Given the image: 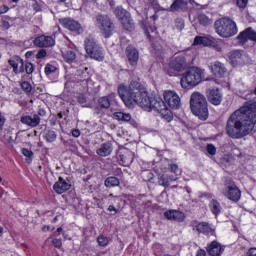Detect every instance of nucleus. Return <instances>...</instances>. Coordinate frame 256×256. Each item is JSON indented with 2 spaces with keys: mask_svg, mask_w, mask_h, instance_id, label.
Segmentation results:
<instances>
[{
  "mask_svg": "<svg viewBox=\"0 0 256 256\" xmlns=\"http://www.w3.org/2000/svg\"><path fill=\"white\" fill-rule=\"evenodd\" d=\"M209 69L215 77H225V74L227 73V68H225V65L219 61L210 63Z\"/></svg>",
  "mask_w": 256,
  "mask_h": 256,
  "instance_id": "f8f14e48",
  "label": "nucleus"
},
{
  "mask_svg": "<svg viewBox=\"0 0 256 256\" xmlns=\"http://www.w3.org/2000/svg\"><path fill=\"white\" fill-rule=\"evenodd\" d=\"M22 155H24V157H27L28 159H26L27 163L31 162V157H33V151L24 148L22 149Z\"/></svg>",
  "mask_w": 256,
  "mask_h": 256,
  "instance_id": "58836bf2",
  "label": "nucleus"
},
{
  "mask_svg": "<svg viewBox=\"0 0 256 256\" xmlns=\"http://www.w3.org/2000/svg\"><path fill=\"white\" fill-rule=\"evenodd\" d=\"M97 242L100 247H107L109 245V238L101 235L97 238Z\"/></svg>",
  "mask_w": 256,
  "mask_h": 256,
  "instance_id": "4c0bfd02",
  "label": "nucleus"
},
{
  "mask_svg": "<svg viewBox=\"0 0 256 256\" xmlns=\"http://www.w3.org/2000/svg\"><path fill=\"white\" fill-rule=\"evenodd\" d=\"M212 47H214V49H216L217 51H221V47H219V45L215 44V42L212 45Z\"/></svg>",
  "mask_w": 256,
  "mask_h": 256,
  "instance_id": "0e129e2a",
  "label": "nucleus"
},
{
  "mask_svg": "<svg viewBox=\"0 0 256 256\" xmlns=\"http://www.w3.org/2000/svg\"><path fill=\"white\" fill-rule=\"evenodd\" d=\"M120 22L126 31H133V29H135V24L133 23V19H131V14L126 16V18H122Z\"/></svg>",
  "mask_w": 256,
  "mask_h": 256,
  "instance_id": "393cba45",
  "label": "nucleus"
},
{
  "mask_svg": "<svg viewBox=\"0 0 256 256\" xmlns=\"http://www.w3.org/2000/svg\"><path fill=\"white\" fill-rule=\"evenodd\" d=\"M121 161L124 162L126 165L133 163V154L131 152H127V154H123L120 156Z\"/></svg>",
  "mask_w": 256,
  "mask_h": 256,
  "instance_id": "c9c22d12",
  "label": "nucleus"
},
{
  "mask_svg": "<svg viewBox=\"0 0 256 256\" xmlns=\"http://www.w3.org/2000/svg\"><path fill=\"white\" fill-rule=\"evenodd\" d=\"M21 87H22L23 91H26V93H30V91L32 89L31 84H29V82H23L21 84Z\"/></svg>",
  "mask_w": 256,
  "mask_h": 256,
  "instance_id": "a18cd8bd",
  "label": "nucleus"
},
{
  "mask_svg": "<svg viewBox=\"0 0 256 256\" xmlns=\"http://www.w3.org/2000/svg\"><path fill=\"white\" fill-rule=\"evenodd\" d=\"M44 57H47V51L44 50V49H41L37 55H36V58L37 59H44Z\"/></svg>",
  "mask_w": 256,
  "mask_h": 256,
  "instance_id": "de8ad7c7",
  "label": "nucleus"
},
{
  "mask_svg": "<svg viewBox=\"0 0 256 256\" xmlns=\"http://www.w3.org/2000/svg\"><path fill=\"white\" fill-rule=\"evenodd\" d=\"M3 235V227H0V237Z\"/></svg>",
  "mask_w": 256,
  "mask_h": 256,
  "instance_id": "774afa93",
  "label": "nucleus"
},
{
  "mask_svg": "<svg viewBox=\"0 0 256 256\" xmlns=\"http://www.w3.org/2000/svg\"><path fill=\"white\" fill-rule=\"evenodd\" d=\"M98 105L102 109H109L111 107V96H103L98 99Z\"/></svg>",
  "mask_w": 256,
  "mask_h": 256,
  "instance_id": "473e14b6",
  "label": "nucleus"
},
{
  "mask_svg": "<svg viewBox=\"0 0 256 256\" xmlns=\"http://www.w3.org/2000/svg\"><path fill=\"white\" fill-rule=\"evenodd\" d=\"M114 118L117 119L118 121H124L127 123L131 121V114H127L123 112H115Z\"/></svg>",
  "mask_w": 256,
  "mask_h": 256,
  "instance_id": "72a5a7b5",
  "label": "nucleus"
},
{
  "mask_svg": "<svg viewBox=\"0 0 256 256\" xmlns=\"http://www.w3.org/2000/svg\"><path fill=\"white\" fill-rule=\"evenodd\" d=\"M45 139L48 143H53V141L57 139V133L53 130H49L45 135Z\"/></svg>",
  "mask_w": 256,
  "mask_h": 256,
  "instance_id": "e433bc0d",
  "label": "nucleus"
},
{
  "mask_svg": "<svg viewBox=\"0 0 256 256\" xmlns=\"http://www.w3.org/2000/svg\"><path fill=\"white\" fill-rule=\"evenodd\" d=\"M80 135H81V131H79V129L72 130L73 137H80Z\"/></svg>",
  "mask_w": 256,
  "mask_h": 256,
  "instance_id": "5fc2aeb1",
  "label": "nucleus"
},
{
  "mask_svg": "<svg viewBox=\"0 0 256 256\" xmlns=\"http://www.w3.org/2000/svg\"><path fill=\"white\" fill-rule=\"evenodd\" d=\"M7 11H9V8L7 6H0V15H3V13H7Z\"/></svg>",
  "mask_w": 256,
  "mask_h": 256,
  "instance_id": "8fccbe9b",
  "label": "nucleus"
},
{
  "mask_svg": "<svg viewBox=\"0 0 256 256\" xmlns=\"http://www.w3.org/2000/svg\"><path fill=\"white\" fill-rule=\"evenodd\" d=\"M214 27L220 37H233V35H237V24L229 18L217 20Z\"/></svg>",
  "mask_w": 256,
  "mask_h": 256,
  "instance_id": "39448f33",
  "label": "nucleus"
},
{
  "mask_svg": "<svg viewBox=\"0 0 256 256\" xmlns=\"http://www.w3.org/2000/svg\"><path fill=\"white\" fill-rule=\"evenodd\" d=\"M187 7V0H175L170 7L171 11H179V9H185Z\"/></svg>",
  "mask_w": 256,
  "mask_h": 256,
  "instance_id": "7c9ffc66",
  "label": "nucleus"
},
{
  "mask_svg": "<svg viewBox=\"0 0 256 256\" xmlns=\"http://www.w3.org/2000/svg\"><path fill=\"white\" fill-rule=\"evenodd\" d=\"M208 100L212 105H221V101H223V95L219 89H210L208 92Z\"/></svg>",
  "mask_w": 256,
  "mask_h": 256,
  "instance_id": "a211bd4d",
  "label": "nucleus"
},
{
  "mask_svg": "<svg viewBox=\"0 0 256 256\" xmlns=\"http://www.w3.org/2000/svg\"><path fill=\"white\" fill-rule=\"evenodd\" d=\"M108 1L110 3L111 7H113V5H115V2L113 0H108Z\"/></svg>",
  "mask_w": 256,
  "mask_h": 256,
  "instance_id": "338daca9",
  "label": "nucleus"
},
{
  "mask_svg": "<svg viewBox=\"0 0 256 256\" xmlns=\"http://www.w3.org/2000/svg\"><path fill=\"white\" fill-rule=\"evenodd\" d=\"M85 50L87 55L91 57V59H96V61H103V51L101 50V47L97 45L95 42V39L93 38H86L85 40Z\"/></svg>",
  "mask_w": 256,
  "mask_h": 256,
  "instance_id": "423d86ee",
  "label": "nucleus"
},
{
  "mask_svg": "<svg viewBox=\"0 0 256 256\" xmlns=\"http://www.w3.org/2000/svg\"><path fill=\"white\" fill-rule=\"evenodd\" d=\"M53 189L61 195V193H65V191H69V189H71V184L59 177L58 181L54 184Z\"/></svg>",
  "mask_w": 256,
  "mask_h": 256,
  "instance_id": "6ab92c4d",
  "label": "nucleus"
},
{
  "mask_svg": "<svg viewBox=\"0 0 256 256\" xmlns=\"http://www.w3.org/2000/svg\"><path fill=\"white\" fill-rule=\"evenodd\" d=\"M198 22L200 23V25H203L204 27H207L208 25H211V23H213V20H211L205 14H199L198 15Z\"/></svg>",
  "mask_w": 256,
  "mask_h": 256,
  "instance_id": "f704fd0d",
  "label": "nucleus"
},
{
  "mask_svg": "<svg viewBox=\"0 0 256 256\" xmlns=\"http://www.w3.org/2000/svg\"><path fill=\"white\" fill-rule=\"evenodd\" d=\"M126 55L129 65L131 67H137V63H139V51L133 46H128L126 48Z\"/></svg>",
  "mask_w": 256,
  "mask_h": 256,
  "instance_id": "ddd939ff",
  "label": "nucleus"
},
{
  "mask_svg": "<svg viewBox=\"0 0 256 256\" xmlns=\"http://www.w3.org/2000/svg\"><path fill=\"white\" fill-rule=\"evenodd\" d=\"M223 195L227 197L230 201H234L237 203L239 199H241V190L235 185V183L231 182L226 184L225 189L223 190Z\"/></svg>",
  "mask_w": 256,
  "mask_h": 256,
  "instance_id": "1a4fd4ad",
  "label": "nucleus"
},
{
  "mask_svg": "<svg viewBox=\"0 0 256 256\" xmlns=\"http://www.w3.org/2000/svg\"><path fill=\"white\" fill-rule=\"evenodd\" d=\"M59 21L61 25L66 29H69V31H73L74 33H81L83 31L81 24L71 18H61Z\"/></svg>",
  "mask_w": 256,
  "mask_h": 256,
  "instance_id": "9b49d317",
  "label": "nucleus"
},
{
  "mask_svg": "<svg viewBox=\"0 0 256 256\" xmlns=\"http://www.w3.org/2000/svg\"><path fill=\"white\" fill-rule=\"evenodd\" d=\"M205 70L199 67H192L187 73L181 78V87L183 89H189V87H195L203 81Z\"/></svg>",
  "mask_w": 256,
  "mask_h": 256,
  "instance_id": "20e7f679",
  "label": "nucleus"
},
{
  "mask_svg": "<svg viewBox=\"0 0 256 256\" xmlns=\"http://www.w3.org/2000/svg\"><path fill=\"white\" fill-rule=\"evenodd\" d=\"M164 101L170 109H179L181 107V97L173 90H166L163 93Z\"/></svg>",
  "mask_w": 256,
  "mask_h": 256,
  "instance_id": "6e6552de",
  "label": "nucleus"
},
{
  "mask_svg": "<svg viewBox=\"0 0 256 256\" xmlns=\"http://www.w3.org/2000/svg\"><path fill=\"white\" fill-rule=\"evenodd\" d=\"M249 0H236V3L240 9H245Z\"/></svg>",
  "mask_w": 256,
  "mask_h": 256,
  "instance_id": "c03bdc74",
  "label": "nucleus"
},
{
  "mask_svg": "<svg viewBox=\"0 0 256 256\" xmlns=\"http://www.w3.org/2000/svg\"><path fill=\"white\" fill-rule=\"evenodd\" d=\"M164 217L169 221H177L178 223H182L185 221V213L177 210H169L164 213Z\"/></svg>",
  "mask_w": 256,
  "mask_h": 256,
  "instance_id": "dca6fc26",
  "label": "nucleus"
},
{
  "mask_svg": "<svg viewBox=\"0 0 256 256\" xmlns=\"http://www.w3.org/2000/svg\"><path fill=\"white\" fill-rule=\"evenodd\" d=\"M207 252L211 256H221V253H223V248L221 247V244L217 241H213L207 248Z\"/></svg>",
  "mask_w": 256,
  "mask_h": 256,
  "instance_id": "5701e85b",
  "label": "nucleus"
},
{
  "mask_svg": "<svg viewBox=\"0 0 256 256\" xmlns=\"http://www.w3.org/2000/svg\"><path fill=\"white\" fill-rule=\"evenodd\" d=\"M114 15H116V17L119 19V21H122L123 19L130 16L131 14H129L127 12V10L123 9V7L118 6L114 10Z\"/></svg>",
  "mask_w": 256,
  "mask_h": 256,
  "instance_id": "c756f323",
  "label": "nucleus"
},
{
  "mask_svg": "<svg viewBox=\"0 0 256 256\" xmlns=\"http://www.w3.org/2000/svg\"><path fill=\"white\" fill-rule=\"evenodd\" d=\"M190 109L193 115L201 121H207L209 119V106L205 95L199 92L192 93L190 96Z\"/></svg>",
  "mask_w": 256,
  "mask_h": 256,
  "instance_id": "7ed1b4c3",
  "label": "nucleus"
},
{
  "mask_svg": "<svg viewBox=\"0 0 256 256\" xmlns=\"http://www.w3.org/2000/svg\"><path fill=\"white\" fill-rule=\"evenodd\" d=\"M248 256H256V248H250L247 252Z\"/></svg>",
  "mask_w": 256,
  "mask_h": 256,
  "instance_id": "603ef678",
  "label": "nucleus"
},
{
  "mask_svg": "<svg viewBox=\"0 0 256 256\" xmlns=\"http://www.w3.org/2000/svg\"><path fill=\"white\" fill-rule=\"evenodd\" d=\"M38 115H39L40 117H45V115H46L45 110H44V109H39V110H38Z\"/></svg>",
  "mask_w": 256,
  "mask_h": 256,
  "instance_id": "13d9d810",
  "label": "nucleus"
},
{
  "mask_svg": "<svg viewBox=\"0 0 256 256\" xmlns=\"http://www.w3.org/2000/svg\"><path fill=\"white\" fill-rule=\"evenodd\" d=\"M57 233H63V228L61 227L57 228Z\"/></svg>",
  "mask_w": 256,
  "mask_h": 256,
  "instance_id": "69168bd1",
  "label": "nucleus"
},
{
  "mask_svg": "<svg viewBox=\"0 0 256 256\" xmlns=\"http://www.w3.org/2000/svg\"><path fill=\"white\" fill-rule=\"evenodd\" d=\"M210 210L213 213V215H219L221 213V203L219 201L212 199L209 204Z\"/></svg>",
  "mask_w": 256,
  "mask_h": 256,
  "instance_id": "cd10ccee",
  "label": "nucleus"
},
{
  "mask_svg": "<svg viewBox=\"0 0 256 256\" xmlns=\"http://www.w3.org/2000/svg\"><path fill=\"white\" fill-rule=\"evenodd\" d=\"M20 121L23 125H27L28 127H38L41 123V118L39 115L34 114L33 116H22Z\"/></svg>",
  "mask_w": 256,
  "mask_h": 256,
  "instance_id": "f3484780",
  "label": "nucleus"
},
{
  "mask_svg": "<svg viewBox=\"0 0 256 256\" xmlns=\"http://www.w3.org/2000/svg\"><path fill=\"white\" fill-rule=\"evenodd\" d=\"M32 7H33L34 11H36V12L41 11V6H40L39 3H37V2H34V4L32 5Z\"/></svg>",
  "mask_w": 256,
  "mask_h": 256,
  "instance_id": "864d4df0",
  "label": "nucleus"
},
{
  "mask_svg": "<svg viewBox=\"0 0 256 256\" xmlns=\"http://www.w3.org/2000/svg\"><path fill=\"white\" fill-rule=\"evenodd\" d=\"M237 39L240 43H247V41H255L256 43V31L253 28H247L238 35Z\"/></svg>",
  "mask_w": 256,
  "mask_h": 256,
  "instance_id": "4468645a",
  "label": "nucleus"
},
{
  "mask_svg": "<svg viewBox=\"0 0 256 256\" xmlns=\"http://www.w3.org/2000/svg\"><path fill=\"white\" fill-rule=\"evenodd\" d=\"M108 211H114L115 213H117V208H115V206H113V205H110L108 207Z\"/></svg>",
  "mask_w": 256,
  "mask_h": 256,
  "instance_id": "e2e57ef3",
  "label": "nucleus"
},
{
  "mask_svg": "<svg viewBox=\"0 0 256 256\" xmlns=\"http://www.w3.org/2000/svg\"><path fill=\"white\" fill-rule=\"evenodd\" d=\"M62 57L66 63H73V60L77 59V54L73 50H66L62 52Z\"/></svg>",
  "mask_w": 256,
  "mask_h": 256,
  "instance_id": "c85d7f7f",
  "label": "nucleus"
},
{
  "mask_svg": "<svg viewBox=\"0 0 256 256\" xmlns=\"http://www.w3.org/2000/svg\"><path fill=\"white\" fill-rule=\"evenodd\" d=\"M78 103H80L81 105H84V103H87V98H85V96H79Z\"/></svg>",
  "mask_w": 256,
  "mask_h": 256,
  "instance_id": "3c124183",
  "label": "nucleus"
},
{
  "mask_svg": "<svg viewBox=\"0 0 256 256\" xmlns=\"http://www.w3.org/2000/svg\"><path fill=\"white\" fill-rule=\"evenodd\" d=\"M120 183L121 182L119 181V178L110 176L106 178L104 185L105 187L111 188V187H119Z\"/></svg>",
  "mask_w": 256,
  "mask_h": 256,
  "instance_id": "2f4dec72",
  "label": "nucleus"
},
{
  "mask_svg": "<svg viewBox=\"0 0 256 256\" xmlns=\"http://www.w3.org/2000/svg\"><path fill=\"white\" fill-rule=\"evenodd\" d=\"M170 171L171 173L176 174L179 171V166L177 164H170Z\"/></svg>",
  "mask_w": 256,
  "mask_h": 256,
  "instance_id": "09e8293b",
  "label": "nucleus"
},
{
  "mask_svg": "<svg viewBox=\"0 0 256 256\" xmlns=\"http://www.w3.org/2000/svg\"><path fill=\"white\" fill-rule=\"evenodd\" d=\"M193 45H202L203 47H211L214 45L213 38L209 36H196Z\"/></svg>",
  "mask_w": 256,
  "mask_h": 256,
  "instance_id": "aec40b11",
  "label": "nucleus"
},
{
  "mask_svg": "<svg viewBox=\"0 0 256 256\" xmlns=\"http://www.w3.org/2000/svg\"><path fill=\"white\" fill-rule=\"evenodd\" d=\"M177 176L174 175H165L159 174L158 175V184L162 187H169V181H177Z\"/></svg>",
  "mask_w": 256,
  "mask_h": 256,
  "instance_id": "b1692460",
  "label": "nucleus"
},
{
  "mask_svg": "<svg viewBox=\"0 0 256 256\" xmlns=\"http://www.w3.org/2000/svg\"><path fill=\"white\" fill-rule=\"evenodd\" d=\"M55 71H57V67H55L54 65L47 64L45 66V74L46 75H51V73H55Z\"/></svg>",
  "mask_w": 256,
  "mask_h": 256,
  "instance_id": "a19ab883",
  "label": "nucleus"
},
{
  "mask_svg": "<svg viewBox=\"0 0 256 256\" xmlns=\"http://www.w3.org/2000/svg\"><path fill=\"white\" fill-rule=\"evenodd\" d=\"M52 244L54 245V247H56V249H61L63 242L61 241V239H53Z\"/></svg>",
  "mask_w": 256,
  "mask_h": 256,
  "instance_id": "49530a36",
  "label": "nucleus"
},
{
  "mask_svg": "<svg viewBox=\"0 0 256 256\" xmlns=\"http://www.w3.org/2000/svg\"><path fill=\"white\" fill-rule=\"evenodd\" d=\"M3 125H5V118L0 116V131L3 130Z\"/></svg>",
  "mask_w": 256,
  "mask_h": 256,
  "instance_id": "4d7b16f0",
  "label": "nucleus"
},
{
  "mask_svg": "<svg viewBox=\"0 0 256 256\" xmlns=\"http://www.w3.org/2000/svg\"><path fill=\"white\" fill-rule=\"evenodd\" d=\"M142 177L145 181H153V174L151 171H144L142 173Z\"/></svg>",
  "mask_w": 256,
  "mask_h": 256,
  "instance_id": "79ce46f5",
  "label": "nucleus"
},
{
  "mask_svg": "<svg viewBox=\"0 0 256 256\" xmlns=\"http://www.w3.org/2000/svg\"><path fill=\"white\" fill-rule=\"evenodd\" d=\"M96 25L99 27L100 31L105 35V37H109L111 33H113V22H111V19H109L107 16H97Z\"/></svg>",
  "mask_w": 256,
  "mask_h": 256,
  "instance_id": "0eeeda50",
  "label": "nucleus"
},
{
  "mask_svg": "<svg viewBox=\"0 0 256 256\" xmlns=\"http://www.w3.org/2000/svg\"><path fill=\"white\" fill-rule=\"evenodd\" d=\"M256 124V102L246 104L234 111L227 120L226 133L232 139H243Z\"/></svg>",
  "mask_w": 256,
  "mask_h": 256,
  "instance_id": "f03ea898",
  "label": "nucleus"
},
{
  "mask_svg": "<svg viewBox=\"0 0 256 256\" xmlns=\"http://www.w3.org/2000/svg\"><path fill=\"white\" fill-rule=\"evenodd\" d=\"M196 231L198 233H204L205 235H213V229H211V226H209L208 223L202 222L196 226Z\"/></svg>",
  "mask_w": 256,
  "mask_h": 256,
  "instance_id": "a878e982",
  "label": "nucleus"
},
{
  "mask_svg": "<svg viewBox=\"0 0 256 256\" xmlns=\"http://www.w3.org/2000/svg\"><path fill=\"white\" fill-rule=\"evenodd\" d=\"M148 3L152 5V7H157V1L156 0H148Z\"/></svg>",
  "mask_w": 256,
  "mask_h": 256,
  "instance_id": "680f3d73",
  "label": "nucleus"
},
{
  "mask_svg": "<svg viewBox=\"0 0 256 256\" xmlns=\"http://www.w3.org/2000/svg\"><path fill=\"white\" fill-rule=\"evenodd\" d=\"M34 45L36 47H53L55 45V40L51 36H39L35 38Z\"/></svg>",
  "mask_w": 256,
  "mask_h": 256,
  "instance_id": "2eb2a0df",
  "label": "nucleus"
},
{
  "mask_svg": "<svg viewBox=\"0 0 256 256\" xmlns=\"http://www.w3.org/2000/svg\"><path fill=\"white\" fill-rule=\"evenodd\" d=\"M206 151L209 155H215V153H217V148H215V146L213 144H208L206 146Z\"/></svg>",
  "mask_w": 256,
  "mask_h": 256,
  "instance_id": "37998d69",
  "label": "nucleus"
},
{
  "mask_svg": "<svg viewBox=\"0 0 256 256\" xmlns=\"http://www.w3.org/2000/svg\"><path fill=\"white\" fill-rule=\"evenodd\" d=\"M169 67L173 71L181 73V71H185L188 67L187 59H185V56H177L170 61Z\"/></svg>",
  "mask_w": 256,
  "mask_h": 256,
  "instance_id": "9d476101",
  "label": "nucleus"
},
{
  "mask_svg": "<svg viewBox=\"0 0 256 256\" xmlns=\"http://www.w3.org/2000/svg\"><path fill=\"white\" fill-rule=\"evenodd\" d=\"M113 152V145L110 142H106L96 150L97 155L100 157H109Z\"/></svg>",
  "mask_w": 256,
  "mask_h": 256,
  "instance_id": "4be33fe9",
  "label": "nucleus"
},
{
  "mask_svg": "<svg viewBox=\"0 0 256 256\" xmlns=\"http://www.w3.org/2000/svg\"><path fill=\"white\" fill-rule=\"evenodd\" d=\"M24 67H25V72L27 73V75H31L35 71V67L33 66V64L31 62H26Z\"/></svg>",
  "mask_w": 256,
  "mask_h": 256,
  "instance_id": "ea45409f",
  "label": "nucleus"
},
{
  "mask_svg": "<svg viewBox=\"0 0 256 256\" xmlns=\"http://www.w3.org/2000/svg\"><path fill=\"white\" fill-rule=\"evenodd\" d=\"M118 95L129 109L133 107L134 102L148 113L157 111L168 123L173 121V112L167 108L163 99L149 96V92L137 81H132L128 86L121 84L118 87Z\"/></svg>",
  "mask_w": 256,
  "mask_h": 256,
  "instance_id": "f257e3e1",
  "label": "nucleus"
},
{
  "mask_svg": "<svg viewBox=\"0 0 256 256\" xmlns=\"http://www.w3.org/2000/svg\"><path fill=\"white\" fill-rule=\"evenodd\" d=\"M205 255H207V253L205 252V250H199V251L197 252V255H196V256H205Z\"/></svg>",
  "mask_w": 256,
  "mask_h": 256,
  "instance_id": "052dcab7",
  "label": "nucleus"
},
{
  "mask_svg": "<svg viewBox=\"0 0 256 256\" xmlns=\"http://www.w3.org/2000/svg\"><path fill=\"white\" fill-rule=\"evenodd\" d=\"M9 65H11L14 73L16 74L25 72V64L23 63V59L21 58L9 60Z\"/></svg>",
  "mask_w": 256,
  "mask_h": 256,
  "instance_id": "412c9836",
  "label": "nucleus"
},
{
  "mask_svg": "<svg viewBox=\"0 0 256 256\" xmlns=\"http://www.w3.org/2000/svg\"><path fill=\"white\" fill-rule=\"evenodd\" d=\"M5 145H11L13 143V137H9L8 139L3 140Z\"/></svg>",
  "mask_w": 256,
  "mask_h": 256,
  "instance_id": "6e6d98bb",
  "label": "nucleus"
},
{
  "mask_svg": "<svg viewBox=\"0 0 256 256\" xmlns=\"http://www.w3.org/2000/svg\"><path fill=\"white\" fill-rule=\"evenodd\" d=\"M2 27H3V29H9V22H7V21H2Z\"/></svg>",
  "mask_w": 256,
  "mask_h": 256,
  "instance_id": "bf43d9fd",
  "label": "nucleus"
},
{
  "mask_svg": "<svg viewBox=\"0 0 256 256\" xmlns=\"http://www.w3.org/2000/svg\"><path fill=\"white\" fill-rule=\"evenodd\" d=\"M228 57L234 65H237V63H241V61H243V55L239 50L230 52Z\"/></svg>",
  "mask_w": 256,
  "mask_h": 256,
  "instance_id": "bb28decb",
  "label": "nucleus"
}]
</instances>
